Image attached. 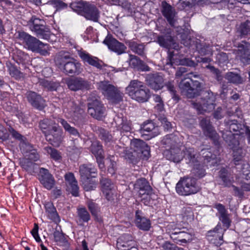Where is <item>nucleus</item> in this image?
Returning a JSON list of instances; mask_svg holds the SVG:
<instances>
[{
    "label": "nucleus",
    "mask_w": 250,
    "mask_h": 250,
    "mask_svg": "<svg viewBox=\"0 0 250 250\" xmlns=\"http://www.w3.org/2000/svg\"><path fill=\"white\" fill-rule=\"evenodd\" d=\"M146 82L148 86L155 90L161 89L164 86V79L159 73L147 74L146 77Z\"/></svg>",
    "instance_id": "17"
},
{
    "label": "nucleus",
    "mask_w": 250,
    "mask_h": 250,
    "mask_svg": "<svg viewBox=\"0 0 250 250\" xmlns=\"http://www.w3.org/2000/svg\"><path fill=\"white\" fill-rule=\"evenodd\" d=\"M56 63L61 70L66 74L79 75L83 71L81 63L68 55L57 59Z\"/></svg>",
    "instance_id": "5"
},
{
    "label": "nucleus",
    "mask_w": 250,
    "mask_h": 250,
    "mask_svg": "<svg viewBox=\"0 0 250 250\" xmlns=\"http://www.w3.org/2000/svg\"><path fill=\"white\" fill-rule=\"evenodd\" d=\"M200 124L205 135L213 140L215 144H217L219 135L210 125L209 121L206 119H203L201 120Z\"/></svg>",
    "instance_id": "21"
},
{
    "label": "nucleus",
    "mask_w": 250,
    "mask_h": 250,
    "mask_svg": "<svg viewBox=\"0 0 250 250\" xmlns=\"http://www.w3.org/2000/svg\"><path fill=\"white\" fill-rule=\"evenodd\" d=\"M75 48L78 55L83 63L92 66L100 70L107 66L102 60L97 57L90 55L81 47L77 46L75 47Z\"/></svg>",
    "instance_id": "9"
},
{
    "label": "nucleus",
    "mask_w": 250,
    "mask_h": 250,
    "mask_svg": "<svg viewBox=\"0 0 250 250\" xmlns=\"http://www.w3.org/2000/svg\"><path fill=\"white\" fill-rule=\"evenodd\" d=\"M64 178L67 186L77 182L74 174L71 172L66 173L64 176Z\"/></svg>",
    "instance_id": "63"
},
{
    "label": "nucleus",
    "mask_w": 250,
    "mask_h": 250,
    "mask_svg": "<svg viewBox=\"0 0 250 250\" xmlns=\"http://www.w3.org/2000/svg\"><path fill=\"white\" fill-rule=\"evenodd\" d=\"M175 188L178 194L186 196L197 193L200 190L201 187L196 178L184 177L176 184Z\"/></svg>",
    "instance_id": "4"
},
{
    "label": "nucleus",
    "mask_w": 250,
    "mask_h": 250,
    "mask_svg": "<svg viewBox=\"0 0 250 250\" xmlns=\"http://www.w3.org/2000/svg\"><path fill=\"white\" fill-rule=\"evenodd\" d=\"M44 21L32 16V31L35 33L39 38L48 41H52L55 38V35L51 34L49 29L44 25Z\"/></svg>",
    "instance_id": "11"
},
{
    "label": "nucleus",
    "mask_w": 250,
    "mask_h": 250,
    "mask_svg": "<svg viewBox=\"0 0 250 250\" xmlns=\"http://www.w3.org/2000/svg\"><path fill=\"white\" fill-rule=\"evenodd\" d=\"M19 36L20 38L26 43L28 49H31V37L30 35L25 32H21L20 33Z\"/></svg>",
    "instance_id": "58"
},
{
    "label": "nucleus",
    "mask_w": 250,
    "mask_h": 250,
    "mask_svg": "<svg viewBox=\"0 0 250 250\" xmlns=\"http://www.w3.org/2000/svg\"><path fill=\"white\" fill-rule=\"evenodd\" d=\"M133 149H127V148H123V151L121 153L122 157H124L125 159L133 160L136 157L135 153L136 152H133Z\"/></svg>",
    "instance_id": "54"
},
{
    "label": "nucleus",
    "mask_w": 250,
    "mask_h": 250,
    "mask_svg": "<svg viewBox=\"0 0 250 250\" xmlns=\"http://www.w3.org/2000/svg\"><path fill=\"white\" fill-rule=\"evenodd\" d=\"M21 165L26 171H30L31 170V161L30 158H24L21 160Z\"/></svg>",
    "instance_id": "62"
},
{
    "label": "nucleus",
    "mask_w": 250,
    "mask_h": 250,
    "mask_svg": "<svg viewBox=\"0 0 250 250\" xmlns=\"http://www.w3.org/2000/svg\"><path fill=\"white\" fill-rule=\"evenodd\" d=\"M237 121L236 120H231L228 121L227 124L229 125V132L228 134H225V133H223L222 137L223 139L227 142L229 141V143L234 142L235 144H238V141L236 140L234 137L231 133L232 131H237L239 129L238 125L237 124Z\"/></svg>",
    "instance_id": "35"
},
{
    "label": "nucleus",
    "mask_w": 250,
    "mask_h": 250,
    "mask_svg": "<svg viewBox=\"0 0 250 250\" xmlns=\"http://www.w3.org/2000/svg\"><path fill=\"white\" fill-rule=\"evenodd\" d=\"M184 158L186 163L191 167L198 165L199 163L198 155L196 151L193 148H186L184 149Z\"/></svg>",
    "instance_id": "31"
},
{
    "label": "nucleus",
    "mask_w": 250,
    "mask_h": 250,
    "mask_svg": "<svg viewBox=\"0 0 250 250\" xmlns=\"http://www.w3.org/2000/svg\"><path fill=\"white\" fill-rule=\"evenodd\" d=\"M79 172L82 180L87 179L96 177V176L92 175V174H96L97 169L95 167L91 164H83L80 166Z\"/></svg>",
    "instance_id": "32"
},
{
    "label": "nucleus",
    "mask_w": 250,
    "mask_h": 250,
    "mask_svg": "<svg viewBox=\"0 0 250 250\" xmlns=\"http://www.w3.org/2000/svg\"><path fill=\"white\" fill-rule=\"evenodd\" d=\"M114 122L117 129L120 130L121 134L130 131V126L126 121H124L122 118L116 116L114 118Z\"/></svg>",
    "instance_id": "38"
},
{
    "label": "nucleus",
    "mask_w": 250,
    "mask_h": 250,
    "mask_svg": "<svg viewBox=\"0 0 250 250\" xmlns=\"http://www.w3.org/2000/svg\"><path fill=\"white\" fill-rule=\"evenodd\" d=\"M161 12L163 16L167 19L168 23L174 26L177 21L176 12L174 8L172 7L166 1H163L162 3Z\"/></svg>",
    "instance_id": "19"
},
{
    "label": "nucleus",
    "mask_w": 250,
    "mask_h": 250,
    "mask_svg": "<svg viewBox=\"0 0 250 250\" xmlns=\"http://www.w3.org/2000/svg\"><path fill=\"white\" fill-rule=\"evenodd\" d=\"M39 177L41 183L47 189L50 190L54 186L55 179L48 169L44 168H40Z\"/></svg>",
    "instance_id": "18"
},
{
    "label": "nucleus",
    "mask_w": 250,
    "mask_h": 250,
    "mask_svg": "<svg viewBox=\"0 0 250 250\" xmlns=\"http://www.w3.org/2000/svg\"><path fill=\"white\" fill-rule=\"evenodd\" d=\"M119 6H121L125 10L128 12H132L133 10V7L131 3L128 2L125 0H122L120 2Z\"/></svg>",
    "instance_id": "64"
},
{
    "label": "nucleus",
    "mask_w": 250,
    "mask_h": 250,
    "mask_svg": "<svg viewBox=\"0 0 250 250\" xmlns=\"http://www.w3.org/2000/svg\"><path fill=\"white\" fill-rule=\"evenodd\" d=\"M176 229H173L172 230H169V233L171 238L177 244H186L192 240V236L190 233L185 231H177Z\"/></svg>",
    "instance_id": "24"
},
{
    "label": "nucleus",
    "mask_w": 250,
    "mask_h": 250,
    "mask_svg": "<svg viewBox=\"0 0 250 250\" xmlns=\"http://www.w3.org/2000/svg\"><path fill=\"white\" fill-rule=\"evenodd\" d=\"M54 126V124H52L48 119H45L41 121L40 123V126L42 132L44 130H47L51 129V126Z\"/></svg>",
    "instance_id": "55"
},
{
    "label": "nucleus",
    "mask_w": 250,
    "mask_h": 250,
    "mask_svg": "<svg viewBox=\"0 0 250 250\" xmlns=\"http://www.w3.org/2000/svg\"><path fill=\"white\" fill-rule=\"evenodd\" d=\"M87 101L88 113L93 118L101 120L104 116L105 109L100 98L93 93L89 96Z\"/></svg>",
    "instance_id": "8"
},
{
    "label": "nucleus",
    "mask_w": 250,
    "mask_h": 250,
    "mask_svg": "<svg viewBox=\"0 0 250 250\" xmlns=\"http://www.w3.org/2000/svg\"><path fill=\"white\" fill-rule=\"evenodd\" d=\"M219 177L223 182L225 187H229L233 181L230 178V174L225 168H222L219 171Z\"/></svg>",
    "instance_id": "44"
},
{
    "label": "nucleus",
    "mask_w": 250,
    "mask_h": 250,
    "mask_svg": "<svg viewBox=\"0 0 250 250\" xmlns=\"http://www.w3.org/2000/svg\"><path fill=\"white\" fill-rule=\"evenodd\" d=\"M238 31L241 36H246L250 34V21H246L241 23Z\"/></svg>",
    "instance_id": "49"
},
{
    "label": "nucleus",
    "mask_w": 250,
    "mask_h": 250,
    "mask_svg": "<svg viewBox=\"0 0 250 250\" xmlns=\"http://www.w3.org/2000/svg\"><path fill=\"white\" fill-rule=\"evenodd\" d=\"M40 83L47 90L51 91H56L60 86V84L59 82L49 81L46 79L40 80Z\"/></svg>",
    "instance_id": "42"
},
{
    "label": "nucleus",
    "mask_w": 250,
    "mask_h": 250,
    "mask_svg": "<svg viewBox=\"0 0 250 250\" xmlns=\"http://www.w3.org/2000/svg\"><path fill=\"white\" fill-rule=\"evenodd\" d=\"M67 188L68 190L70 192V193L72 194L73 196L75 197L79 196V188L78 186L77 182L67 186Z\"/></svg>",
    "instance_id": "59"
},
{
    "label": "nucleus",
    "mask_w": 250,
    "mask_h": 250,
    "mask_svg": "<svg viewBox=\"0 0 250 250\" xmlns=\"http://www.w3.org/2000/svg\"><path fill=\"white\" fill-rule=\"evenodd\" d=\"M215 98L209 95L201 101L198 102H192V104L199 114L204 112H210L215 108Z\"/></svg>",
    "instance_id": "13"
},
{
    "label": "nucleus",
    "mask_w": 250,
    "mask_h": 250,
    "mask_svg": "<svg viewBox=\"0 0 250 250\" xmlns=\"http://www.w3.org/2000/svg\"><path fill=\"white\" fill-rule=\"evenodd\" d=\"M241 171L247 180L250 179V165L247 162L241 165Z\"/></svg>",
    "instance_id": "57"
},
{
    "label": "nucleus",
    "mask_w": 250,
    "mask_h": 250,
    "mask_svg": "<svg viewBox=\"0 0 250 250\" xmlns=\"http://www.w3.org/2000/svg\"><path fill=\"white\" fill-rule=\"evenodd\" d=\"M47 4L53 6L56 10L62 9L67 7V4L61 0H49Z\"/></svg>",
    "instance_id": "51"
},
{
    "label": "nucleus",
    "mask_w": 250,
    "mask_h": 250,
    "mask_svg": "<svg viewBox=\"0 0 250 250\" xmlns=\"http://www.w3.org/2000/svg\"><path fill=\"white\" fill-rule=\"evenodd\" d=\"M236 54L242 63L245 65L250 64V43L244 42L243 44L239 45Z\"/></svg>",
    "instance_id": "23"
},
{
    "label": "nucleus",
    "mask_w": 250,
    "mask_h": 250,
    "mask_svg": "<svg viewBox=\"0 0 250 250\" xmlns=\"http://www.w3.org/2000/svg\"><path fill=\"white\" fill-rule=\"evenodd\" d=\"M157 41L161 46L168 49L167 64L171 66L173 65H190V61L188 59H182L181 56L178 54V50L180 49L179 45L174 42L171 36L166 34L159 36Z\"/></svg>",
    "instance_id": "1"
},
{
    "label": "nucleus",
    "mask_w": 250,
    "mask_h": 250,
    "mask_svg": "<svg viewBox=\"0 0 250 250\" xmlns=\"http://www.w3.org/2000/svg\"><path fill=\"white\" fill-rule=\"evenodd\" d=\"M73 111H68V109H64V112H65V116L67 118L72 119L75 121L81 120L82 118L83 111L76 106L73 107Z\"/></svg>",
    "instance_id": "40"
},
{
    "label": "nucleus",
    "mask_w": 250,
    "mask_h": 250,
    "mask_svg": "<svg viewBox=\"0 0 250 250\" xmlns=\"http://www.w3.org/2000/svg\"><path fill=\"white\" fill-rule=\"evenodd\" d=\"M127 62L131 67L137 70L142 71H149L150 70V68L147 65L134 55H129Z\"/></svg>",
    "instance_id": "26"
},
{
    "label": "nucleus",
    "mask_w": 250,
    "mask_h": 250,
    "mask_svg": "<svg viewBox=\"0 0 250 250\" xmlns=\"http://www.w3.org/2000/svg\"><path fill=\"white\" fill-rule=\"evenodd\" d=\"M142 132L144 135H147V139L154 138L160 134V129L158 126L155 125L151 121L145 123L141 127Z\"/></svg>",
    "instance_id": "27"
},
{
    "label": "nucleus",
    "mask_w": 250,
    "mask_h": 250,
    "mask_svg": "<svg viewBox=\"0 0 250 250\" xmlns=\"http://www.w3.org/2000/svg\"><path fill=\"white\" fill-rule=\"evenodd\" d=\"M202 152L203 157L207 162H210L216 158V155L212 154L208 149H202Z\"/></svg>",
    "instance_id": "61"
},
{
    "label": "nucleus",
    "mask_w": 250,
    "mask_h": 250,
    "mask_svg": "<svg viewBox=\"0 0 250 250\" xmlns=\"http://www.w3.org/2000/svg\"><path fill=\"white\" fill-rule=\"evenodd\" d=\"M87 206L90 212L94 216L97 215L100 211L98 205L94 202L89 201L87 203Z\"/></svg>",
    "instance_id": "56"
},
{
    "label": "nucleus",
    "mask_w": 250,
    "mask_h": 250,
    "mask_svg": "<svg viewBox=\"0 0 250 250\" xmlns=\"http://www.w3.org/2000/svg\"><path fill=\"white\" fill-rule=\"evenodd\" d=\"M76 11L87 20L98 22L100 18V11L94 4L90 2H80L76 4Z\"/></svg>",
    "instance_id": "7"
},
{
    "label": "nucleus",
    "mask_w": 250,
    "mask_h": 250,
    "mask_svg": "<svg viewBox=\"0 0 250 250\" xmlns=\"http://www.w3.org/2000/svg\"><path fill=\"white\" fill-rule=\"evenodd\" d=\"M179 87L181 90V92L188 97L191 98L195 96V88L191 86L189 80L186 78V74L184 79L180 82Z\"/></svg>",
    "instance_id": "29"
},
{
    "label": "nucleus",
    "mask_w": 250,
    "mask_h": 250,
    "mask_svg": "<svg viewBox=\"0 0 250 250\" xmlns=\"http://www.w3.org/2000/svg\"><path fill=\"white\" fill-rule=\"evenodd\" d=\"M219 229H221V226H217L213 230L208 231V236L218 237V240L217 242H213V243H214L217 246H220L223 243V234L222 233L219 234L218 232V230Z\"/></svg>",
    "instance_id": "47"
},
{
    "label": "nucleus",
    "mask_w": 250,
    "mask_h": 250,
    "mask_svg": "<svg viewBox=\"0 0 250 250\" xmlns=\"http://www.w3.org/2000/svg\"><path fill=\"white\" fill-rule=\"evenodd\" d=\"M103 43L108 46L109 50L115 52L118 55L125 53L126 49L124 43L119 42L109 34H108L105 37Z\"/></svg>",
    "instance_id": "16"
},
{
    "label": "nucleus",
    "mask_w": 250,
    "mask_h": 250,
    "mask_svg": "<svg viewBox=\"0 0 250 250\" xmlns=\"http://www.w3.org/2000/svg\"><path fill=\"white\" fill-rule=\"evenodd\" d=\"M125 91L131 99L139 103L147 101L150 97L149 90L143 82L137 80H131L126 87Z\"/></svg>",
    "instance_id": "3"
},
{
    "label": "nucleus",
    "mask_w": 250,
    "mask_h": 250,
    "mask_svg": "<svg viewBox=\"0 0 250 250\" xmlns=\"http://www.w3.org/2000/svg\"><path fill=\"white\" fill-rule=\"evenodd\" d=\"M135 224L140 229L144 231H148L151 227V223L149 219L141 215V211L137 210L135 215Z\"/></svg>",
    "instance_id": "33"
},
{
    "label": "nucleus",
    "mask_w": 250,
    "mask_h": 250,
    "mask_svg": "<svg viewBox=\"0 0 250 250\" xmlns=\"http://www.w3.org/2000/svg\"><path fill=\"white\" fill-rule=\"evenodd\" d=\"M77 213L80 223H87L90 220V214L85 208H78Z\"/></svg>",
    "instance_id": "43"
},
{
    "label": "nucleus",
    "mask_w": 250,
    "mask_h": 250,
    "mask_svg": "<svg viewBox=\"0 0 250 250\" xmlns=\"http://www.w3.org/2000/svg\"><path fill=\"white\" fill-rule=\"evenodd\" d=\"M91 151L92 153L97 157H103V150L102 146L98 141L93 142L91 146Z\"/></svg>",
    "instance_id": "48"
},
{
    "label": "nucleus",
    "mask_w": 250,
    "mask_h": 250,
    "mask_svg": "<svg viewBox=\"0 0 250 250\" xmlns=\"http://www.w3.org/2000/svg\"><path fill=\"white\" fill-rule=\"evenodd\" d=\"M97 89L110 102L118 103L123 100L122 93L108 81H101L97 83Z\"/></svg>",
    "instance_id": "6"
},
{
    "label": "nucleus",
    "mask_w": 250,
    "mask_h": 250,
    "mask_svg": "<svg viewBox=\"0 0 250 250\" xmlns=\"http://www.w3.org/2000/svg\"><path fill=\"white\" fill-rule=\"evenodd\" d=\"M102 190L105 198L110 200L112 197L114 185L111 181L105 178H102L100 180Z\"/></svg>",
    "instance_id": "34"
},
{
    "label": "nucleus",
    "mask_w": 250,
    "mask_h": 250,
    "mask_svg": "<svg viewBox=\"0 0 250 250\" xmlns=\"http://www.w3.org/2000/svg\"><path fill=\"white\" fill-rule=\"evenodd\" d=\"M45 152L50 155L51 159L55 161H60L62 159L61 153L58 150L51 146L44 147Z\"/></svg>",
    "instance_id": "46"
},
{
    "label": "nucleus",
    "mask_w": 250,
    "mask_h": 250,
    "mask_svg": "<svg viewBox=\"0 0 250 250\" xmlns=\"http://www.w3.org/2000/svg\"><path fill=\"white\" fill-rule=\"evenodd\" d=\"M165 86L167 89L170 93L172 98L175 101H178L179 97L176 94V91L175 90V87H174L173 83L172 82H168L166 83Z\"/></svg>",
    "instance_id": "52"
},
{
    "label": "nucleus",
    "mask_w": 250,
    "mask_h": 250,
    "mask_svg": "<svg viewBox=\"0 0 250 250\" xmlns=\"http://www.w3.org/2000/svg\"><path fill=\"white\" fill-rule=\"evenodd\" d=\"M128 47L134 53L144 57L145 56L144 52L145 46L142 43H138L135 41H131L128 43Z\"/></svg>",
    "instance_id": "41"
},
{
    "label": "nucleus",
    "mask_w": 250,
    "mask_h": 250,
    "mask_svg": "<svg viewBox=\"0 0 250 250\" xmlns=\"http://www.w3.org/2000/svg\"><path fill=\"white\" fill-rule=\"evenodd\" d=\"M162 144L167 148L164 152L167 159L174 163H179L183 160L184 149L181 148L183 144L178 136L172 134L167 135L162 140Z\"/></svg>",
    "instance_id": "2"
},
{
    "label": "nucleus",
    "mask_w": 250,
    "mask_h": 250,
    "mask_svg": "<svg viewBox=\"0 0 250 250\" xmlns=\"http://www.w3.org/2000/svg\"><path fill=\"white\" fill-rule=\"evenodd\" d=\"M135 242L129 234H124L117 240V247L119 250H128L135 248Z\"/></svg>",
    "instance_id": "22"
},
{
    "label": "nucleus",
    "mask_w": 250,
    "mask_h": 250,
    "mask_svg": "<svg viewBox=\"0 0 250 250\" xmlns=\"http://www.w3.org/2000/svg\"><path fill=\"white\" fill-rule=\"evenodd\" d=\"M229 145L233 150V160L235 166L242 165L247 161L245 160V150L239 147V143L235 144L234 142L229 143Z\"/></svg>",
    "instance_id": "20"
},
{
    "label": "nucleus",
    "mask_w": 250,
    "mask_h": 250,
    "mask_svg": "<svg viewBox=\"0 0 250 250\" xmlns=\"http://www.w3.org/2000/svg\"><path fill=\"white\" fill-rule=\"evenodd\" d=\"M182 43L189 49L197 51L201 55L212 54L210 46L202 44L199 40L192 41L190 38L187 40L182 39Z\"/></svg>",
    "instance_id": "12"
},
{
    "label": "nucleus",
    "mask_w": 250,
    "mask_h": 250,
    "mask_svg": "<svg viewBox=\"0 0 250 250\" xmlns=\"http://www.w3.org/2000/svg\"><path fill=\"white\" fill-rule=\"evenodd\" d=\"M50 48L47 43H44L32 37V52H36L43 56L49 54Z\"/></svg>",
    "instance_id": "28"
},
{
    "label": "nucleus",
    "mask_w": 250,
    "mask_h": 250,
    "mask_svg": "<svg viewBox=\"0 0 250 250\" xmlns=\"http://www.w3.org/2000/svg\"><path fill=\"white\" fill-rule=\"evenodd\" d=\"M134 189L137 191L138 195L152 193V188L145 178L138 179L134 184Z\"/></svg>",
    "instance_id": "30"
},
{
    "label": "nucleus",
    "mask_w": 250,
    "mask_h": 250,
    "mask_svg": "<svg viewBox=\"0 0 250 250\" xmlns=\"http://www.w3.org/2000/svg\"><path fill=\"white\" fill-rule=\"evenodd\" d=\"M225 78L229 82L234 84H241L244 82L243 79L240 74L232 72L227 73Z\"/></svg>",
    "instance_id": "45"
},
{
    "label": "nucleus",
    "mask_w": 250,
    "mask_h": 250,
    "mask_svg": "<svg viewBox=\"0 0 250 250\" xmlns=\"http://www.w3.org/2000/svg\"><path fill=\"white\" fill-rule=\"evenodd\" d=\"M83 186L85 191H90L94 189L96 187V182L90 179H83Z\"/></svg>",
    "instance_id": "50"
},
{
    "label": "nucleus",
    "mask_w": 250,
    "mask_h": 250,
    "mask_svg": "<svg viewBox=\"0 0 250 250\" xmlns=\"http://www.w3.org/2000/svg\"><path fill=\"white\" fill-rule=\"evenodd\" d=\"M193 167L192 173L196 177L201 178L205 175V170L203 167L200 165L199 162L198 163L197 166L196 165Z\"/></svg>",
    "instance_id": "53"
},
{
    "label": "nucleus",
    "mask_w": 250,
    "mask_h": 250,
    "mask_svg": "<svg viewBox=\"0 0 250 250\" xmlns=\"http://www.w3.org/2000/svg\"><path fill=\"white\" fill-rule=\"evenodd\" d=\"M197 78L199 77V75H193V73H189L186 74V78L189 80L191 83H192L193 87H195L196 88H200L201 87V83L197 81H193L192 79V77Z\"/></svg>",
    "instance_id": "60"
},
{
    "label": "nucleus",
    "mask_w": 250,
    "mask_h": 250,
    "mask_svg": "<svg viewBox=\"0 0 250 250\" xmlns=\"http://www.w3.org/2000/svg\"><path fill=\"white\" fill-rule=\"evenodd\" d=\"M44 207L48 218L55 223H59L61 219L53 203L50 202H46L44 204Z\"/></svg>",
    "instance_id": "36"
},
{
    "label": "nucleus",
    "mask_w": 250,
    "mask_h": 250,
    "mask_svg": "<svg viewBox=\"0 0 250 250\" xmlns=\"http://www.w3.org/2000/svg\"><path fill=\"white\" fill-rule=\"evenodd\" d=\"M214 208L217 210L219 214V219L222 223L223 226L227 229L229 228L231 221L230 219V215L228 213L225 206L220 203H216L214 205Z\"/></svg>",
    "instance_id": "25"
},
{
    "label": "nucleus",
    "mask_w": 250,
    "mask_h": 250,
    "mask_svg": "<svg viewBox=\"0 0 250 250\" xmlns=\"http://www.w3.org/2000/svg\"><path fill=\"white\" fill-rule=\"evenodd\" d=\"M32 106L36 109L42 110L45 106V100L39 95L32 92Z\"/></svg>",
    "instance_id": "39"
},
{
    "label": "nucleus",
    "mask_w": 250,
    "mask_h": 250,
    "mask_svg": "<svg viewBox=\"0 0 250 250\" xmlns=\"http://www.w3.org/2000/svg\"><path fill=\"white\" fill-rule=\"evenodd\" d=\"M148 146L142 140L134 139L130 142V149H133L134 152L142 153L144 150L147 151Z\"/></svg>",
    "instance_id": "37"
},
{
    "label": "nucleus",
    "mask_w": 250,
    "mask_h": 250,
    "mask_svg": "<svg viewBox=\"0 0 250 250\" xmlns=\"http://www.w3.org/2000/svg\"><path fill=\"white\" fill-rule=\"evenodd\" d=\"M62 130L57 124H54L51 126V129L43 131V133L47 141L52 145H59L61 142Z\"/></svg>",
    "instance_id": "14"
},
{
    "label": "nucleus",
    "mask_w": 250,
    "mask_h": 250,
    "mask_svg": "<svg viewBox=\"0 0 250 250\" xmlns=\"http://www.w3.org/2000/svg\"><path fill=\"white\" fill-rule=\"evenodd\" d=\"M68 87L72 91L79 90H89L91 85L90 82L80 77H76L68 79L66 81Z\"/></svg>",
    "instance_id": "15"
},
{
    "label": "nucleus",
    "mask_w": 250,
    "mask_h": 250,
    "mask_svg": "<svg viewBox=\"0 0 250 250\" xmlns=\"http://www.w3.org/2000/svg\"><path fill=\"white\" fill-rule=\"evenodd\" d=\"M75 48L78 55L83 63L92 66L100 70L107 66L102 60L97 57L90 55L81 47L77 46L75 47Z\"/></svg>",
    "instance_id": "10"
}]
</instances>
